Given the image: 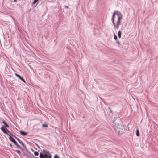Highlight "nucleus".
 Listing matches in <instances>:
<instances>
[{
    "label": "nucleus",
    "mask_w": 158,
    "mask_h": 158,
    "mask_svg": "<svg viewBox=\"0 0 158 158\" xmlns=\"http://www.w3.org/2000/svg\"><path fill=\"white\" fill-rule=\"evenodd\" d=\"M20 80H21L22 81H23L25 83V81L24 80L23 78H22Z\"/></svg>",
    "instance_id": "a211bd4d"
},
{
    "label": "nucleus",
    "mask_w": 158,
    "mask_h": 158,
    "mask_svg": "<svg viewBox=\"0 0 158 158\" xmlns=\"http://www.w3.org/2000/svg\"><path fill=\"white\" fill-rule=\"evenodd\" d=\"M9 139L10 140L13 142H14L15 141V140L11 136L9 135Z\"/></svg>",
    "instance_id": "39448f33"
},
{
    "label": "nucleus",
    "mask_w": 158,
    "mask_h": 158,
    "mask_svg": "<svg viewBox=\"0 0 158 158\" xmlns=\"http://www.w3.org/2000/svg\"><path fill=\"white\" fill-rule=\"evenodd\" d=\"M65 7L67 8H68V6H66Z\"/></svg>",
    "instance_id": "bb28decb"
},
{
    "label": "nucleus",
    "mask_w": 158,
    "mask_h": 158,
    "mask_svg": "<svg viewBox=\"0 0 158 158\" xmlns=\"http://www.w3.org/2000/svg\"><path fill=\"white\" fill-rule=\"evenodd\" d=\"M1 129L4 134H8V132H9V131L6 127L3 126L1 127Z\"/></svg>",
    "instance_id": "f03ea898"
},
{
    "label": "nucleus",
    "mask_w": 158,
    "mask_h": 158,
    "mask_svg": "<svg viewBox=\"0 0 158 158\" xmlns=\"http://www.w3.org/2000/svg\"><path fill=\"white\" fill-rule=\"evenodd\" d=\"M9 136V135H12V134L11 133V132H10L9 131V132H8V134H7Z\"/></svg>",
    "instance_id": "aec40b11"
},
{
    "label": "nucleus",
    "mask_w": 158,
    "mask_h": 158,
    "mask_svg": "<svg viewBox=\"0 0 158 158\" xmlns=\"http://www.w3.org/2000/svg\"><path fill=\"white\" fill-rule=\"evenodd\" d=\"M38 0H34L33 2V4H34L36 3L37 2Z\"/></svg>",
    "instance_id": "4468645a"
},
{
    "label": "nucleus",
    "mask_w": 158,
    "mask_h": 158,
    "mask_svg": "<svg viewBox=\"0 0 158 158\" xmlns=\"http://www.w3.org/2000/svg\"><path fill=\"white\" fill-rule=\"evenodd\" d=\"M42 126L44 127H48V126L47 125L45 124H43Z\"/></svg>",
    "instance_id": "2eb2a0df"
},
{
    "label": "nucleus",
    "mask_w": 158,
    "mask_h": 158,
    "mask_svg": "<svg viewBox=\"0 0 158 158\" xmlns=\"http://www.w3.org/2000/svg\"><path fill=\"white\" fill-rule=\"evenodd\" d=\"M54 158H59L58 156V155H55V156H54Z\"/></svg>",
    "instance_id": "f3484780"
},
{
    "label": "nucleus",
    "mask_w": 158,
    "mask_h": 158,
    "mask_svg": "<svg viewBox=\"0 0 158 158\" xmlns=\"http://www.w3.org/2000/svg\"><path fill=\"white\" fill-rule=\"evenodd\" d=\"M136 135L138 136H139V130L138 129H137L136 130Z\"/></svg>",
    "instance_id": "1a4fd4ad"
},
{
    "label": "nucleus",
    "mask_w": 158,
    "mask_h": 158,
    "mask_svg": "<svg viewBox=\"0 0 158 158\" xmlns=\"http://www.w3.org/2000/svg\"><path fill=\"white\" fill-rule=\"evenodd\" d=\"M20 134L23 135L25 136V135H27V133H26V132H23L22 131H20Z\"/></svg>",
    "instance_id": "423d86ee"
},
{
    "label": "nucleus",
    "mask_w": 158,
    "mask_h": 158,
    "mask_svg": "<svg viewBox=\"0 0 158 158\" xmlns=\"http://www.w3.org/2000/svg\"><path fill=\"white\" fill-rule=\"evenodd\" d=\"M116 132L118 134L121 133L122 132V130L120 128H117L115 129Z\"/></svg>",
    "instance_id": "7ed1b4c3"
},
{
    "label": "nucleus",
    "mask_w": 158,
    "mask_h": 158,
    "mask_svg": "<svg viewBox=\"0 0 158 158\" xmlns=\"http://www.w3.org/2000/svg\"><path fill=\"white\" fill-rule=\"evenodd\" d=\"M14 143L17 146V147L18 148H20L19 146L17 144V143L15 141V142H14Z\"/></svg>",
    "instance_id": "9d476101"
},
{
    "label": "nucleus",
    "mask_w": 158,
    "mask_h": 158,
    "mask_svg": "<svg viewBox=\"0 0 158 158\" xmlns=\"http://www.w3.org/2000/svg\"><path fill=\"white\" fill-rule=\"evenodd\" d=\"M114 38L115 40H116L117 43L118 44L120 45V43L119 41L118 40L117 37L116 36V35L115 34H114Z\"/></svg>",
    "instance_id": "20e7f679"
},
{
    "label": "nucleus",
    "mask_w": 158,
    "mask_h": 158,
    "mask_svg": "<svg viewBox=\"0 0 158 158\" xmlns=\"http://www.w3.org/2000/svg\"><path fill=\"white\" fill-rule=\"evenodd\" d=\"M40 158H44V155L42 153L40 154Z\"/></svg>",
    "instance_id": "9b49d317"
},
{
    "label": "nucleus",
    "mask_w": 158,
    "mask_h": 158,
    "mask_svg": "<svg viewBox=\"0 0 158 158\" xmlns=\"http://www.w3.org/2000/svg\"><path fill=\"white\" fill-rule=\"evenodd\" d=\"M5 126L7 127H9V125L7 124L6 123L5 124Z\"/></svg>",
    "instance_id": "dca6fc26"
},
{
    "label": "nucleus",
    "mask_w": 158,
    "mask_h": 158,
    "mask_svg": "<svg viewBox=\"0 0 158 158\" xmlns=\"http://www.w3.org/2000/svg\"><path fill=\"white\" fill-rule=\"evenodd\" d=\"M10 146L11 147H12V145L11 144H10Z\"/></svg>",
    "instance_id": "393cba45"
},
{
    "label": "nucleus",
    "mask_w": 158,
    "mask_h": 158,
    "mask_svg": "<svg viewBox=\"0 0 158 158\" xmlns=\"http://www.w3.org/2000/svg\"><path fill=\"white\" fill-rule=\"evenodd\" d=\"M17 140L20 143H21L20 142L18 139H17Z\"/></svg>",
    "instance_id": "cd10ccee"
},
{
    "label": "nucleus",
    "mask_w": 158,
    "mask_h": 158,
    "mask_svg": "<svg viewBox=\"0 0 158 158\" xmlns=\"http://www.w3.org/2000/svg\"><path fill=\"white\" fill-rule=\"evenodd\" d=\"M2 123H4V124L6 123L4 120H3L2 121Z\"/></svg>",
    "instance_id": "5701e85b"
},
{
    "label": "nucleus",
    "mask_w": 158,
    "mask_h": 158,
    "mask_svg": "<svg viewBox=\"0 0 158 158\" xmlns=\"http://www.w3.org/2000/svg\"><path fill=\"white\" fill-rule=\"evenodd\" d=\"M34 154L36 156H38L39 155V153L37 152H35Z\"/></svg>",
    "instance_id": "ddd939ff"
},
{
    "label": "nucleus",
    "mask_w": 158,
    "mask_h": 158,
    "mask_svg": "<svg viewBox=\"0 0 158 158\" xmlns=\"http://www.w3.org/2000/svg\"><path fill=\"white\" fill-rule=\"evenodd\" d=\"M16 152L18 154H19L20 153V151H19V150H16Z\"/></svg>",
    "instance_id": "4be33fe9"
},
{
    "label": "nucleus",
    "mask_w": 158,
    "mask_h": 158,
    "mask_svg": "<svg viewBox=\"0 0 158 158\" xmlns=\"http://www.w3.org/2000/svg\"><path fill=\"white\" fill-rule=\"evenodd\" d=\"M15 76H16L19 79H21L22 78V77H21V76L20 75H18V74H17L16 73H15Z\"/></svg>",
    "instance_id": "6e6552de"
},
{
    "label": "nucleus",
    "mask_w": 158,
    "mask_h": 158,
    "mask_svg": "<svg viewBox=\"0 0 158 158\" xmlns=\"http://www.w3.org/2000/svg\"><path fill=\"white\" fill-rule=\"evenodd\" d=\"M121 31H119L118 33V37L119 38H121Z\"/></svg>",
    "instance_id": "0eeeda50"
},
{
    "label": "nucleus",
    "mask_w": 158,
    "mask_h": 158,
    "mask_svg": "<svg viewBox=\"0 0 158 158\" xmlns=\"http://www.w3.org/2000/svg\"><path fill=\"white\" fill-rule=\"evenodd\" d=\"M9 136V135H12V134L11 133V132H10L9 131V132H8V134H7Z\"/></svg>",
    "instance_id": "412c9836"
},
{
    "label": "nucleus",
    "mask_w": 158,
    "mask_h": 158,
    "mask_svg": "<svg viewBox=\"0 0 158 158\" xmlns=\"http://www.w3.org/2000/svg\"><path fill=\"white\" fill-rule=\"evenodd\" d=\"M122 18V15L118 11H114L112 16L111 20L114 27L118 29L120 24Z\"/></svg>",
    "instance_id": "f257e3e1"
},
{
    "label": "nucleus",
    "mask_w": 158,
    "mask_h": 158,
    "mask_svg": "<svg viewBox=\"0 0 158 158\" xmlns=\"http://www.w3.org/2000/svg\"><path fill=\"white\" fill-rule=\"evenodd\" d=\"M2 123H4V124L6 123L4 120H3L2 121Z\"/></svg>",
    "instance_id": "b1692460"
},
{
    "label": "nucleus",
    "mask_w": 158,
    "mask_h": 158,
    "mask_svg": "<svg viewBox=\"0 0 158 158\" xmlns=\"http://www.w3.org/2000/svg\"><path fill=\"white\" fill-rule=\"evenodd\" d=\"M48 156L47 154H45L44 155V158H48Z\"/></svg>",
    "instance_id": "f8f14e48"
},
{
    "label": "nucleus",
    "mask_w": 158,
    "mask_h": 158,
    "mask_svg": "<svg viewBox=\"0 0 158 158\" xmlns=\"http://www.w3.org/2000/svg\"><path fill=\"white\" fill-rule=\"evenodd\" d=\"M15 1V0H14V1Z\"/></svg>",
    "instance_id": "c85d7f7f"
},
{
    "label": "nucleus",
    "mask_w": 158,
    "mask_h": 158,
    "mask_svg": "<svg viewBox=\"0 0 158 158\" xmlns=\"http://www.w3.org/2000/svg\"><path fill=\"white\" fill-rule=\"evenodd\" d=\"M48 158H51V156H48Z\"/></svg>",
    "instance_id": "a878e982"
},
{
    "label": "nucleus",
    "mask_w": 158,
    "mask_h": 158,
    "mask_svg": "<svg viewBox=\"0 0 158 158\" xmlns=\"http://www.w3.org/2000/svg\"><path fill=\"white\" fill-rule=\"evenodd\" d=\"M20 80H21L22 81H23L25 83V81L24 80L23 78H22Z\"/></svg>",
    "instance_id": "6ab92c4d"
}]
</instances>
